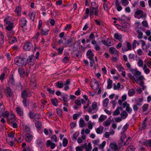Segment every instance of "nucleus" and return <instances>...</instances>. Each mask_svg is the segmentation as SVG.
Here are the masks:
<instances>
[{
  "instance_id": "1",
  "label": "nucleus",
  "mask_w": 151,
  "mask_h": 151,
  "mask_svg": "<svg viewBox=\"0 0 151 151\" xmlns=\"http://www.w3.org/2000/svg\"><path fill=\"white\" fill-rule=\"evenodd\" d=\"M15 63L19 66H25L27 64V59L24 57H16L14 60Z\"/></svg>"
},
{
  "instance_id": "2",
  "label": "nucleus",
  "mask_w": 151,
  "mask_h": 151,
  "mask_svg": "<svg viewBox=\"0 0 151 151\" xmlns=\"http://www.w3.org/2000/svg\"><path fill=\"white\" fill-rule=\"evenodd\" d=\"M98 109L97 104L96 102H94L92 104L91 107H90L88 108V111L90 114H94L96 113Z\"/></svg>"
},
{
  "instance_id": "3",
  "label": "nucleus",
  "mask_w": 151,
  "mask_h": 151,
  "mask_svg": "<svg viewBox=\"0 0 151 151\" xmlns=\"http://www.w3.org/2000/svg\"><path fill=\"white\" fill-rule=\"evenodd\" d=\"M109 147L111 149L112 151H119L121 146L118 147L116 143L112 142L110 144Z\"/></svg>"
},
{
  "instance_id": "4",
  "label": "nucleus",
  "mask_w": 151,
  "mask_h": 151,
  "mask_svg": "<svg viewBox=\"0 0 151 151\" xmlns=\"http://www.w3.org/2000/svg\"><path fill=\"white\" fill-rule=\"evenodd\" d=\"M91 82L92 83L91 84V86L94 90L97 89L99 87V84L97 81L93 78L91 79Z\"/></svg>"
},
{
  "instance_id": "5",
  "label": "nucleus",
  "mask_w": 151,
  "mask_h": 151,
  "mask_svg": "<svg viewBox=\"0 0 151 151\" xmlns=\"http://www.w3.org/2000/svg\"><path fill=\"white\" fill-rule=\"evenodd\" d=\"M4 93L6 96L10 98L12 96L13 92L10 87H6L4 89Z\"/></svg>"
},
{
  "instance_id": "6",
  "label": "nucleus",
  "mask_w": 151,
  "mask_h": 151,
  "mask_svg": "<svg viewBox=\"0 0 151 151\" xmlns=\"http://www.w3.org/2000/svg\"><path fill=\"white\" fill-rule=\"evenodd\" d=\"M33 45L32 44L29 42L25 44L23 47V49L26 51H29L31 50L32 47Z\"/></svg>"
},
{
  "instance_id": "7",
  "label": "nucleus",
  "mask_w": 151,
  "mask_h": 151,
  "mask_svg": "<svg viewBox=\"0 0 151 151\" xmlns=\"http://www.w3.org/2000/svg\"><path fill=\"white\" fill-rule=\"evenodd\" d=\"M27 21L26 19L24 17H22L19 23L21 27L23 28L26 27L27 25Z\"/></svg>"
},
{
  "instance_id": "8",
  "label": "nucleus",
  "mask_w": 151,
  "mask_h": 151,
  "mask_svg": "<svg viewBox=\"0 0 151 151\" xmlns=\"http://www.w3.org/2000/svg\"><path fill=\"white\" fill-rule=\"evenodd\" d=\"M86 55L87 58L91 61H92V60H93L94 55L91 50H89L87 51L86 53Z\"/></svg>"
},
{
  "instance_id": "9",
  "label": "nucleus",
  "mask_w": 151,
  "mask_h": 151,
  "mask_svg": "<svg viewBox=\"0 0 151 151\" xmlns=\"http://www.w3.org/2000/svg\"><path fill=\"white\" fill-rule=\"evenodd\" d=\"M141 73L139 71H137L136 73L134 75L137 78L136 80H142L144 78V77L143 76H141Z\"/></svg>"
},
{
  "instance_id": "10",
  "label": "nucleus",
  "mask_w": 151,
  "mask_h": 151,
  "mask_svg": "<svg viewBox=\"0 0 151 151\" xmlns=\"http://www.w3.org/2000/svg\"><path fill=\"white\" fill-rule=\"evenodd\" d=\"M46 145L47 147H50L52 149H54L55 147V144L51 142L50 140H48L47 141Z\"/></svg>"
},
{
  "instance_id": "11",
  "label": "nucleus",
  "mask_w": 151,
  "mask_h": 151,
  "mask_svg": "<svg viewBox=\"0 0 151 151\" xmlns=\"http://www.w3.org/2000/svg\"><path fill=\"white\" fill-rule=\"evenodd\" d=\"M16 110L17 114L20 116H22L24 114L23 110L20 107H17L16 108Z\"/></svg>"
},
{
  "instance_id": "12",
  "label": "nucleus",
  "mask_w": 151,
  "mask_h": 151,
  "mask_svg": "<svg viewBox=\"0 0 151 151\" xmlns=\"http://www.w3.org/2000/svg\"><path fill=\"white\" fill-rule=\"evenodd\" d=\"M25 139L27 141L29 142L32 139V136L30 134H27L25 135Z\"/></svg>"
},
{
  "instance_id": "13",
  "label": "nucleus",
  "mask_w": 151,
  "mask_h": 151,
  "mask_svg": "<svg viewBox=\"0 0 151 151\" xmlns=\"http://www.w3.org/2000/svg\"><path fill=\"white\" fill-rule=\"evenodd\" d=\"M7 119V120L9 123L12 122H14L15 120L14 115L13 114H10Z\"/></svg>"
},
{
  "instance_id": "14",
  "label": "nucleus",
  "mask_w": 151,
  "mask_h": 151,
  "mask_svg": "<svg viewBox=\"0 0 151 151\" xmlns=\"http://www.w3.org/2000/svg\"><path fill=\"white\" fill-rule=\"evenodd\" d=\"M143 13V11L139 9H137V11L135 12L134 17L135 18H137V17H139L138 15H141Z\"/></svg>"
},
{
  "instance_id": "15",
  "label": "nucleus",
  "mask_w": 151,
  "mask_h": 151,
  "mask_svg": "<svg viewBox=\"0 0 151 151\" xmlns=\"http://www.w3.org/2000/svg\"><path fill=\"white\" fill-rule=\"evenodd\" d=\"M122 107H118L116 108V110L113 111V115L114 116H116L120 114V110H122Z\"/></svg>"
},
{
  "instance_id": "16",
  "label": "nucleus",
  "mask_w": 151,
  "mask_h": 151,
  "mask_svg": "<svg viewBox=\"0 0 151 151\" xmlns=\"http://www.w3.org/2000/svg\"><path fill=\"white\" fill-rule=\"evenodd\" d=\"M29 96H29L28 93L25 90H24L22 91L21 93V97L23 99H27V97Z\"/></svg>"
},
{
  "instance_id": "17",
  "label": "nucleus",
  "mask_w": 151,
  "mask_h": 151,
  "mask_svg": "<svg viewBox=\"0 0 151 151\" xmlns=\"http://www.w3.org/2000/svg\"><path fill=\"white\" fill-rule=\"evenodd\" d=\"M9 38V42L10 44H13L17 41V39L15 37H11Z\"/></svg>"
},
{
  "instance_id": "18",
  "label": "nucleus",
  "mask_w": 151,
  "mask_h": 151,
  "mask_svg": "<svg viewBox=\"0 0 151 151\" xmlns=\"http://www.w3.org/2000/svg\"><path fill=\"white\" fill-rule=\"evenodd\" d=\"M114 38L119 40L120 42L122 41V36L121 35H119L118 33H116L114 34Z\"/></svg>"
},
{
  "instance_id": "19",
  "label": "nucleus",
  "mask_w": 151,
  "mask_h": 151,
  "mask_svg": "<svg viewBox=\"0 0 151 151\" xmlns=\"http://www.w3.org/2000/svg\"><path fill=\"white\" fill-rule=\"evenodd\" d=\"M6 26V29L8 31H11L14 27V24L13 23L11 22L8 24Z\"/></svg>"
},
{
  "instance_id": "20",
  "label": "nucleus",
  "mask_w": 151,
  "mask_h": 151,
  "mask_svg": "<svg viewBox=\"0 0 151 151\" xmlns=\"http://www.w3.org/2000/svg\"><path fill=\"white\" fill-rule=\"evenodd\" d=\"M56 85L57 88H62L63 87L64 84L62 81H59L56 83Z\"/></svg>"
},
{
  "instance_id": "21",
  "label": "nucleus",
  "mask_w": 151,
  "mask_h": 151,
  "mask_svg": "<svg viewBox=\"0 0 151 151\" xmlns=\"http://www.w3.org/2000/svg\"><path fill=\"white\" fill-rule=\"evenodd\" d=\"M146 120V119H145V120L142 123V124L141 126L140 127V129L141 130L145 129L147 127V124L145 122Z\"/></svg>"
},
{
  "instance_id": "22",
  "label": "nucleus",
  "mask_w": 151,
  "mask_h": 151,
  "mask_svg": "<svg viewBox=\"0 0 151 151\" xmlns=\"http://www.w3.org/2000/svg\"><path fill=\"white\" fill-rule=\"evenodd\" d=\"M34 57V56L33 55H31L29 57V59H27V63L29 64H31V63H32L33 61V58Z\"/></svg>"
},
{
  "instance_id": "23",
  "label": "nucleus",
  "mask_w": 151,
  "mask_h": 151,
  "mask_svg": "<svg viewBox=\"0 0 151 151\" xmlns=\"http://www.w3.org/2000/svg\"><path fill=\"white\" fill-rule=\"evenodd\" d=\"M120 115L122 118L125 119L127 117L128 114L125 111H123L121 113Z\"/></svg>"
},
{
  "instance_id": "24",
  "label": "nucleus",
  "mask_w": 151,
  "mask_h": 151,
  "mask_svg": "<svg viewBox=\"0 0 151 151\" xmlns=\"http://www.w3.org/2000/svg\"><path fill=\"white\" fill-rule=\"evenodd\" d=\"M136 31L138 34L137 37L139 39H141L143 37V33L139 29L136 28Z\"/></svg>"
},
{
  "instance_id": "25",
  "label": "nucleus",
  "mask_w": 151,
  "mask_h": 151,
  "mask_svg": "<svg viewBox=\"0 0 151 151\" xmlns=\"http://www.w3.org/2000/svg\"><path fill=\"white\" fill-rule=\"evenodd\" d=\"M109 3V2L108 1H106L104 2L103 4V8L106 11H108L109 9L108 7V4Z\"/></svg>"
},
{
  "instance_id": "26",
  "label": "nucleus",
  "mask_w": 151,
  "mask_h": 151,
  "mask_svg": "<svg viewBox=\"0 0 151 151\" xmlns=\"http://www.w3.org/2000/svg\"><path fill=\"white\" fill-rule=\"evenodd\" d=\"M18 72L21 77H23L25 73L24 70L22 68H19L18 70Z\"/></svg>"
},
{
  "instance_id": "27",
  "label": "nucleus",
  "mask_w": 151,
  "mask_h": 151,
  "mask_svg": "<svg viewBox=\"0 0 151 151\" xmlns=\"http://www.w3.org/2000/svg\"><path fill=\"white\" fill-rule=\"evenodd\" d=\"M22 102L24 105V106L25 107H27V106L29 105V101L27 99H23Z\"/></svg>"
},
{
  "instance_id": "28",
  "label": "nucleus",
  "mask_w": 151,
  "mask_h": 151,
  "mask_svg": "<svg viewBox=\"0 0 151 151\" xmlns=\"http://www.w3.org/2000/svg\"><path fill=\"white\" fill-rule=\"evenodd\" d=\"M103 130V127L102 126H99L96 130V132L98 134H101Z\"/></svg>"
},
{
  "instance_id": "29",
  "label": "nucleus",
  "mask_w": 151,
  "mask_h": 151,
  "mask_svg": "<svg viewBox=\"0 0 151 151\" xmlns=\"http://www.w3.org/2000/svg\"><path fill=\"white\" fill-rule=\"evenodd\" d=\"M21 7L20 6H18L16 7V9L15 10V12L17 13V15L19 16H20L21 15Z\"/></svg>"
},
{
  "instance_id": "30",
  "label": "nucleus",
  "mask_w": 151,
  "mask_h": 151,
  "mask_svg": "<svg viewBox=\"0 0 151 151\" xmlns=\"http://www.w3.org/2000/svg\"><path fill=\"white\" fill-rule=\"evenodd\" d=\"M35 125L37 129H38V130H40L41 129L42 123L41 122L37 121L35 124Z\"/></svg>"
},
{
  "instance_id": "31",
  "label": "nucleus",
  "mask_w": 151,
  "mask_h": 151,
  "mask_svg": "<svg viewBox=\"0 0 151 151\" xmlns=\"http://www.w3.org/2000/svg\"><path fill=\"white\" fill-rule=\"evenodd\" d=\"M143 145H148L151 147V139L149 140H145L143 142Z\"/></svg>"
},
{
  "instance_id": "32",
  "label": "nucleus",
  "mask_w": 151,
  "mask_h": 151,
  "mask_svg": "<svg viewBox=\"0 0 151 151\" xmlns=\"http://www.w3.org/2000/svg\"><path fill=\"white\" fill-rule=\"evenodd\" d=\"M79 125L80 127L83 128L85 125V122L82 118H81L79 121Z\"/></svg>"
},
{
  "instance_id": "33",
  "label": "nucleus",
  "mask_w": 151,
  "mask_h": 151,
  "mask_svg": "<svg viewBox=\"0 0 151 151\" xmlns=\"http://www.w3.org/2000/svg\"><path fill=\"white\" fill-rule=\"evenodd\" d=\"M135 91L133 88L129 90L128 92V95L129 96H133L135 94Z\"/></svg>"
},
{
  "instance_id": "34",
  "label": "nucleus",
  "mask_w": 151,
  "mask_h": 151,
  "mask_svg": "<svg viewBox=\"0 0 151 151\" xmlns=\"http://www.w3.org/2000/svg\"><path fill=\"white\" fill-rule=\"evenodd\" d=\"M68 95L66 94L63 95L62 97L63 101L65 102H67L69 101V99H68Z\"/></svg>"
},
{
  "instance_id": "35",
  "label": "nucleus",
  "mask_w": 151,
  "mask_h": 151,
  "mask_svg": "<svg viewBox=\"0 0 151 151\" xmlns=\"http://www.w3.org/2000/svg\"><path fill=\"white\" fill-rule=\"evenodd\" d=\"M112 81L110 79H109L107 81V88L108 89H109L112 88Z\"/></svg>"
},
{
  "instance_id": "36",
  "label": "nucleus",
  "mask_w": 151,
  "mask_h": 151,
  "mask_svg": "<svg viewBox=\"0 0 151 151\" xmlns=\"http://www.w3.org/2000/svg\"><path fill=\"white\" fill-rule=\"evenodd\" d=\"M121 2L122 5L124 6H127L129 4L128 0H121Z\"/></svg>"
},
{
  "instance_id": "37",
  "label": "nucleus",
  "mask_w": 151,
  "mask_h": 151,
  "mask_svg": "<svg viewBox=\"0 0 151 151\" xmlns=\"http://www.w3.org/2000/svg\"><path fill=\"white\" fill-rule=\"evenodd\" d=\"M127 49H122L123 51H127L129 50H131L132 49V46L131 44L129 42H127Z\"/></svg>"
},
{
  "instance_id": "38",
  "label": "nucleus",
  "mask_w": 151,
  "mask_h": 151,
  "mask_svg": "<svg viewBox=\"0 0 151 151\" xmlns=\"http://www.w3.org/2000/svg\"><path fill=\"white\" fill-rule=\"evenodd\" d=\"M116 67L117 68L119 72H122L124 70L123 67L122 66L121 64L116 65Z\"/></svg>"
},
{
  "instance_id": "39",
  "label": "nucleus",
  "mask_w": 151,
  "mask_h": 151,
  "mask_svg": "<svg viewBox=\"0 0 151 151\" xmlns=\"http://www.w3.org/2000/svg\"><path fill=\"white\" fill-rule=\"evenodd\" d=\"M72 42V40L70 39L69 40H67L66 42L64 43V44L66 47H69L71 45L70 44Z\"/></svg>"
},
{
  "instance_id": "40",
  "label": "nucleus",
  "mask_w": 151,
  "mask_h": 151,
  "mask_svg": "<svg viewBox=\"0 0 151 151\" xmlns=\"http://www.w3.org/2000/svg\"><path fill=\"white\" fill-rule=\"evenodd\" d=\"M51 101L52 104L55 106H58V100L56 98H54L52 99L51 100Z\"/></svg>"
},
{
  "instance_id": "41",
  "label": "nucleus",
  "mask_w": 151,
  "mask_h": 151,
  "mask_svg": "<svg viewBox=\"0 0 151 151\" xmlns=\"http://www.w3.org/2000/svg\"><path fill=\"white\" fill-rule=\"evenodd\" d=\"M29 17H30V19L33 21H34L35 16V12H32L29 15Z\"/></svg>"
},
{
  "instance_id": "42",
  "label": "nucleus",
  "mask_w": 151,
  "mask_h": 151,
  "mask_svg": "<svg viewBox=\"0 0 151 151\" xmlns=\"http://www.w3.org/2000/svg\"><path fill=\"white\" fill-rule=\"evenodd\" d=\"M121 86L120 84L119 83H118L116 84L114 83V90H119Z\"/></svg>"
},
{
  "instance_id": "43",
  "label": "nucleus",
  "mask_w": 151,
  "mask_h": 151,
  "mask_svg": "<svg viewBox=\"0 0 151 151\" xmlns=\"http://www.w3.org/2000/svg\"><path fill=\"white\" fill-rule=\"evenodd\" d=\"M109 99L107 98H106L103 101V106L104 107H106L109 103Z\"/></svg>"
},
{
  "instance_id": "44",
  "label": "nucleus",
  "mask_w": 151,
  "mask_h": 151,
  "mask_svg": "<svg viewBox=\"0 0 151 151\" xmlns=\"http://www.w3.org/2000/svg\"><path fill=\"white\" fill-rule=\"evenodd\" d=\"M124 141L122 139H120L118 141V144L119 146H121V147L122 146L126 145V142L124 143Z\"/></svg>"
},
{
  "instance_id": "45",
  "label": "nucleus",
  "mask_w": 151,
  "mask_h": 151,
  "mask_svg": "<svg viewBox=\"0 0 151 151\" xmlns=\"http://www.w3.org/2000/svg\"><path fill=\"white\" fill-rule=\"evenodd\" d=\"M111 122L110 120H106L104 121L103 123V125L104 127H107L110 124Z\"/></svg>"
},
{
  "instance_id": "46",
  "label": "nucleus",
  "mask_w": 151,
  "mask_h": 151,
  "mask_svg": "<svg viewBox=\"0 0 151 151\" xmlns=\"http://www.w3.org/2000/svg\"><path fill=\"white\" fill-rule=\"evenodd\" d=\"M135 148L133 145H130L128 147L126 151H134Z\"/></svg>"
},
{
  "instance_id": "47",
  "label": "nucleus",
  "mask_w": 151,
  "mask_h": 151,
  "mask_svg": "<svg viewBox=\"0 0 151 151\" xmlns=\"http://www.w3.org/2000/svg\"><path fill=\"white\" fill-rule=\"evenodd\" d=\"M68 144V140L66 138H64L63 141V146L64 147H66Z\"/></svg>"
},
{
  "instance_id": "48",
  "label": "nucleus",
  "mask_w": 151,
  "mask_h": 151,
  "mask_svg": "<svg viewBox=\"0 0 151 151\" xmlns=\"http://www.w3.org/2000/svg\"><path fill=\"white\" fill-rule=\"evenodd\" d=\"M49 30H44L43 29H41V33L44 35H47L48 34V32Z\"/></svg>"
},
{
  "instance_id": "49",
  "label": "nucleus",
  "mask_w": 151,
  "mask_h": 151,
  "mask_svg": "<svg viewBox=\"0 0 151 151\" xmlns=\"http://www.w3.org/2000/svg\"><path fill=\"white\" fill-rule=\"evenodd\" d=\"M106 119V117L105 116H104L103 115H101L99 119V122H102L105 119Z\"/></svg>"
},
{
  "instance_id": "50",
  "label": "nucleus",
  "mask_w": 151,
  "mask_h": 151,
  "mask_svg": "<svg viewBox=\"0 0 151 151\" xmlns=\"http://www.w3.org/2000/svg\"><path fill=\"white\" fill-rule=\"evenodd\" d=\"M14 32L12 31H8L7 32V35L8 38L12 36L14 34Z\"/></svg>"
},
{
  "instance_id": "51",
  "label": "nucleus",
  "mask_w": 151,
  "mask_h": 151,
  "mask_svg": "<svg viewBox=\"0 0 151 151\" xmlns=\"http://www.w3.org/2000/svg\"><path fill=\"white\" fill-rule=\"evenodd\" d=\"M16 88L18 90H21L22 88V86L21 82H19L16 85Z\"/></svg>"
},
{
  "instance_id": "52",
  "label": "nucleus",
  "mask_w": 151,
  "mask_h": 151,
  "mask_svg": "<svg viewBox=\"0 0 151 151\" xmlns=\"http://www.w3.org/2000/svg\"><path fill=\"white\" fill-rule=\"evenodd\" d=\"M149 107V105L147 104H144L142 107V109L143 110V112H145L146 111L147 109Z\"/></svg>"
},
{
  "instance_id": "53",
  "label": "nucleus",
  "mask_w": 151,
  "mask_h": 151,
  "mask_svg": "<svg viewBox=\"0 0 151 151\" xmlns=\"http://www.w3.org/2000/svg\"><path fill=\"white\" fill-rule=\"evenodd\" d=\"M98 6H96L95 8L93 10H95V12H94V14L96 16H98L99 15L98 13Z\"/></svg>"
},
{
  "instance_id": "54",
  "label": "nucleus",
  "mask_w": 151,
  "mask_h": 151,
  "mask_svg": "<svg viewBox=\"0 0 151 151\" xmlns=\"http://www.w3.org/2000/svg\"><path fill=\"white\" fill-rule=\"evenodd\" d=\"M9 83L12 86H14L15 84V81L13 77L10 78L9 81Z\"/></svg>"
},
{
  "instance_id": "55",
  "label": "nucleus",
  "mask_w": 151,
  "mask_h": 151,
  "mask_svg": "<svg viewBox=\"0 0 151 151\" xmlns=\"http://www.w3.org/2000/svg\"><path fill=\"white\" fill-rule=\"evenodd\" d=\"M9 17H6L4 19V22L6 24H8L12 22L11 21L9 20Z\"/></svg>"
},
{
  "instance_id": "56",
  "label": "nucleus",
  "mask_w": 151,
  "mask_h": 151,
  "mask_svg": "<svg viewBox=\"0 0 151 151\" xmlns=\"http://www.w3.org/2000/svg\"><path fill=\"white\" fill-rule=\"evenodd\" d=\"M143 64V60L141 59H138V62L137 63V65L139 67H141L142 66Z\"/></svg>"
},
{
  "instance_id": "57",
  "label": "nucleus",
  "mask_w": 151,
  "mask_h": 151,
  "mask_svg": "<svg viewBox=\"0 0 151 151\" xmlns=\"http://www.w3.org/2000/svg\"><path fill=\"white\" fill-rule=\"evenodd\" d=\"M51 139L52 141L55 142H57V137L55 134L52 135L51 137Z\"/></svg>"
},
{
  "instance_id": "58",
  "label": "nucleus",
  "mask_w": 151,
  "mask_h": 151,
  "mask_svg": "<svg viewBox=\"0 0 151 151\" xmlns=\"http://www.w3.org/2000/svg\"><path fill=\"white\" fill-rule=\"evenodd\" d=\"M92 149L91 145L90 142L88 143V147L86 149V151H91Z\"/></svg>"
},
{
  "instance_id": "59",
  "label": "nucleus",
  "mask_w": 151,
  "mask_h": 151,
  "mask_svg": "<svg viewBox=\"0 0 151 151\" xmlns=\"http://www.w3.org/2000/svg\"><path fill=\"white\" fill-rule=\"evenodd\" d=\"M106 144V142L104 141L101 144H100L99 146V148L101 149H103L104 147Z\"/></svg>"
},
{
  "instance_id": "60",
  "label": "nucleus",
  "mask_w": 151,
  "mask_h": 151,
  "mask_svg": "<svg viewBox=\"0 0 151 151\" xmlns=\"http://www.w3.org/2000/svg\"><path fill=\"white\" fill-rule=\"evenodd\" d=\"M9 123L14 128H17V124L16 123L14 122H12Z\"/></svg>"
},
{
  "instance_id": "61",
  "label": "nucleus",
  "mask_w": 151,
  "mask_h": 151,
  "mask_svg": "<svg viewBox=\"0 0 151 151\" xmlns=\"http://www.w3.org/2000/svg\"><path fill=\"white\" fill-rule=\"evenodd\" d=\"M116 50L115 48L113 47H111L109 48V52L112 54H114Z\"/></svg>"
},
{
  "instance_id": "62",
  "label": "nucleus",
  "mask_w": 151,
  "mask_h": 151,
  "mask_svg": "<svg viewBox=\"0 0 151 151\" xmlns=\"http://www.w3.org/2000/svg\"><path fill=\"white\" fill-rule=\"evenodd\" d=\"M126 110L128 113L129 114H130L132 111V109L130 107L129 105L126 108Z\"/></svg>"
},
{
  "instance_id": "63",
  "label": "nucleus",
  "mask_w": 151,
  "mask_h": 151,
  "mask_svg": "<svg viewBox=\"0 0 151 151\" xmlns=\"http://www.w3.org/2000/svg\"><path fill=\"white\" fill-rule=\"evenodd\" d=\"M10 114H9V112L8 111H6L5 113L3 115V117L6 118V119L9 117Z\"/></svg>"
},
{
  "instance_id": "64",
  "label": "nucleus",
  "mask_w": 151,
  "mask_h": 151,
  "mask_svg": "<svg viewBox=\"0 0 151 151\" xmlns=\"http://www.w3.org/2000/svg\"><path fill=\"white\" fill-rule=\"evenodd\" d=\"M94 48L95 50L97 51H99L101 48L100 46L98 44L94 45Z\"/></svg>"
}]
</instances>
